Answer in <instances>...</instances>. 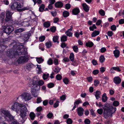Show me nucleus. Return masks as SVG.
<instances>
[{
  "instance_id": "f257e3e1",
  "label": "nucleus",
  "mask_w": 124,
  "mask_h": 124,
  "mask_svg": "<svg viewBox=\"0 0 124 124\" xmlns=\"http://www.w3.org/2000/svg\"><path fill=\"white\" fill-rule=\"evenodd\" d=\"M26 49L21 44L17 43L14 45L11 50L8 52V56L10 58L16 57L20 55H24L27 54Z\"/></svg>"
},
{
  "instance_id": "f03ea898",
  "label": "nucleus",
  "mask_w": 124,
  "mask_h": 124,
  "mask_svg": "<svg viewBox=\"0 0 124 124\" xmlns=\"http://www.w3.org/2000/svg\"><path fill=\"white\" fill-rule=\"evenodd\" d=\"M20 114L19 115L23 119L25 118L28 115L29 113V112L25 105L22 107L20 109Z\"/></svg>"
},
{
  "instance_id": "7ed1b4c3",
  "label": "nucleus",
  "mask_w": 124,
  "mask_h": 124,
  "mask_svg": "<svg viewBox=\"0 0 124 124\" xmlns=\"http://www.w3.org/2000/svg\"><path fill=\"white\" fill-rule=\"evenodd\" d=\"M3 28L4 30V32L8 35L9 34L14 30L13 26L8 24H4L3 26Z\"/></svg>"
},
{
  "instance_id": "20e7f679",
  "label": "nucleus",
  "mask_w": 124,
  "mask_h": 124,
  "mask_svg": "<svg viewBox=\"0 0 124 124\" xmlns=\"http://www.w3.org/2000/svg\"><path fill=\"white\" fill-rule=\"evenodd\" d=\"M24 105L23 104H19L17 102H16L13 104L11 108L13 110L16 111L17 113L19 110H20Z\"/></svg>"
},
{
  "instance_id": "39448f33",
  "label": "nucleus",
  "mask_w": 124,
  "mask_h": 124,
  "mask_svg": "<svg viewBox=\"0 0 124 124\" xmlns=\"http://www.w3.org/2000/svg\"><path fill=\"white\" fill-rule=\"evenodd\" d=\"M10 8L12 10H15L18 8H20L22 7V5L19 2H15L12 3L10 5Z\"/></svg>"
},
{
  "instance_id": "423d86ee",
  "label": "nucleus",
  "mask_w": 124,
  "mask_h": 124,
  "mask_svg": "<svg viewBox=\"0 0 124 124\" xmlns=\"http://www.w3.org/2000/svg\"><path fill=\"white\" fill-rule=\"evenodd\" d=\"M17 24L20 25L24 27L28 26L30 24H31L32 23H31V20H24L23 21H18L17 23Z\"/></svg>"
},
{
  "instance_id": "0eeeda50",
  "label": "nucleus",
  "mask_w": 124,
  "mask_h": 124,
  "mask_svg": "<svg viewBox=\"0 0 124 124\" xmlns=\"http://www.w3.org/2000/svg\"><path fill=\"white\" fill-rule=\"evenodd\" d=\"M19 97H21L23 100H24L25 101H29L32 98L31 95L27 93H25L22 94Z\"/></svg>"
},
{
  "instance_id": "6e6552de",
  "label": "nucleus",
  "mask_w": 124,
  "mask_h": 124,
  "mask_svg": "<svg viewBox=\"0 0 124 124\" xmlns=\"http://www.w3.org/2000/svg\"><path fill=\"white\" fill-rule=\"evenodd\" d=\"M1 111L2 113L4 114L5 116L8 117L10 121H12L14 119L13 116L10 114L8 111L1 109Z\"/></svg>"
},
{
  "instance_id": "1a4fd4ad",
  "label": "nucleus",
  "mask_w": 124,
  "mask_h": 124,
  "mask_svg": "<svg viewBox=\"0 0 124 124\" xmlns=\"http://www.w3.org/2000/svg\"><path fill=\"white\" fill-rule=\"evenodd\" d=\"M29 60L25 56H21L17 60L19 63L23 64L27 62Z\"/></svg>"
},
{
  "instance_id": "9d476101",
  "label": "nucleus",
  "mask_w": 124,
  "mask_h": 124,
  "mask_svg": "<svg viewBox=\"0 0 124 124\" xmlns=\"http://www.w3.org/2000/svg\"><path fill=\"white\" fill-rule=\"evenodd\" d=\"M39 89H38V88H32L31 89V91L32 95L34 97H37L39 94V92L38 90Z\"/></svg>"
},
{
  "instance_id": "9b49d317",
  "label": "nucleus",
  "mask_w": 124,
  "mask_h": 124,
  "mask_svg": "<svg viewBox=\"0 0 124 124\" xmlns=\"http://www.w3.org/2000/svg\"><path fill=\"white\" fill-rule=\"evenodd\" d=\"M31 36V34L29 32H27L23 34L22 39L25 41H27Z\"/></svg>"
},
{
  "instance_id": "f8f14e48",
  "label": "nucleus",
  "mask_w": 124,
  "mask_h": 124,
  "mask_svg": "<svg viewBox=\"0 0 124 124\" xmlns=\"http://www.w3.org/2000/svg\"><path fill=\"white\" fill-rule=\"evenodd\" d=\"M38 80L34 78L32 82V84L33 85V87L34 88H38V89H39L40 88V86H39L38 84Z\"/></svg>"
},
{
  "instance_id": "ddd939ff",
  "label": "nucleus",
  "mask_w": 124,
  "mask_h": 124,
  "mask_svg": "<svg viewBox=\"0 0 124 124\" xmlns=\"http://www.w3.org/2000/svg\"><path fill=\"white\" fill-rule=\"evenodd\" d=\"M77 110L78 111V115L79 116H82L83 114V112L84 111L83 109L81 107H79L77 109Z\"/></svg>"
},
{
  "instance_id": "4468645a",
  "label": "nucleus",
  "mask_w": 124,
  "mask_h": 124,
  "mask_svg": "<svg viewBox=\"0 0 124 124\" xmlns=\"http://www.w3.org/2000/svg\"><path fill=\"white\" fill-rule=\"evenodd\" d=\"M35 66L31 63H28L26 65V68L28 70H30L31 69L35 68Z\"/></svg>"
},
{
  "instance_id": "2eb2a0df",
  "label": "nucleus",
  "mask_w": 124,
  "mask_h": 124,
  "mask_svg": "<svg viewBox=\"0 0 124 124\" xmlns=\"http://www.w3.org/2000/svg\"><path fill=\"white\" fill-rule=\"evenodd\" d=\"M114 82L116 84H119L121 82V78L119 77H116L114 78Z\"/></svg>"
},
{
  "instance_id": "dca6fc26",
  "label": "nucleus",
  "mask_w": 124,
  "mask_h": 124,
  "mask_svg": "<svg viewBox=\"0 0 124 124\" xmlns=\"http://www.w3.org/2000/svg\"><path fill=\"white\" fill-rule=\"evenodd\" d=\"M82 6L83 8V9L86 12H88L89 9L88 6L85 3H84L82 4Z\"/></svg>"
},
{
  "instance_id": "f3484780",
  "label": "nucleus",
  "mask_w": 124,
  "mask_h": 124,
  "mask_svg": "<svg viewBox=\"0 0 124 124\" xmlns=\"http://www.w3.org/2000/svg\"><path fill=\"white\" fill-rule=\"evenodd\" d=\"M80 11L78 8H77L73 9L72 13L74 15H77L79 13Z\"/></svg>"
},
{
  "instance_id": "a211bd4d",
  "label": "nucleus",
  "mask_w": 124,
  "mask_h": 124,
  "mask_svg": "<svg viewBox=\"0 0 124 124\" xmlns=\"http://www.w3.org/2000/svg\"><path fill=\"white\" fill-rule=\"evenodd\" d=\"M109 110V113L112 114L114 113L116 110V107H111L110 109H108Z\"/></svg>"
},
{
  "instance_id": "6ab92c4d",
  "label": "nucleus",
  "mask_w": 124,
  "mask_h": 124,
  "mask_svg": "<svg viewBox=\"0 0 124 124\" xmlns=\"http://www.w3.org/2000/svg\"><path fill=\"white\" fill-rule=\"evenodd\" d=\"M114 54L115 57L117 58L119 56L120 54L119 51L118 50H115L114 51Z\"/></svg>"
},
{
  "instance_id": "aec40b11",
  "label": "nucleus",
  "mask_w": 124,
  "mask_h": 124,
  "mask_svg": "<svg viewBox=\"0 0 124 124\" xmlns=\"http://www.w3.org/2000/svg\"><path fill=\"white\" fill-rule=\"evenodd\" d=\"M55 5L56 7L61 8L63 6V4L61 2H58L55 3Z\"/></svg>"
},
{
  "instance_id": "412c9836",
  "label": "nucleus",
  "mask_w": 124,
  "mask_h": 124,
  "mask_svg": "<svg viewBox=\"0 0 124 124\" xmlns=\"http://www.w3.org/2000/svg\"><path fill=\"white\" fill-rule=\"evenodd\" d=\"M101 94L100 92L98 91H97L95 92V95L97 99H98L100 98V95Z\"/></svg>"
},
{
  "instance_id": "4be33fe9",
  "label": "nucleus",
  "mask_w": 124,
  "mask_h": 124,
  "mask_svg": "<svg viewBox=\"0 0 124 124\" xmlns=\"http://www.w3.org/2000/svg\"><path fill=\"white\" fill-rule=\"evenodd\" d=\"M25 31V29L23 28H19L15 30V34H17L18 33L21 32Z\"/></svg>"
},
{
  "instance_id": "5701e85b",
  "label": "nucleus",
  "mask_w": 124,
  "mask_h": 124,
  "mask_svg": "<svg viewBox=\"0 0 124 124\" xmlns=\"http://www.w3.org/2000/svg\"><path fill=\"white\" fill-rule=\"evenodd\" d=\"M100 32L98 31H95L92 34V36L94 37L99 34Z\"/></svg>"
},
{
  "instance_id": "b1692460",
  "label": "nucleus",
  "mask_w": 124,
  "mask_h": 124,
  "mask_svg": "<svg viewBox=\"0 0 124 124\" xmlns=\"http://www.w3.org/2000/svg\"><path fill=\"white\" fill-rule=\"evenodd\" d=\"M30 8L29 7H27L21 9H18V8L16 10H17L19 12H21L25 10H29Z\"/></svg>"
},
{
  "instance_id": "393cba45",
  "label": "nucleus",
  "mask_w": 124,
  "mask_h": 124,
  "mask_svg": "<svg viewBox=\"0 0 124 124\" xmlns=\"http://www.w3.org/2000/svg\"><path fill=\"white\" fill-rule=\"evenodd\" d=\"M106 94L105 93H104L102 96V101L104 102H106L107 99L108 98L106 96Z\"/></svg>"
},
{
  "instance_id": "a878e982",
  "label": "nucleus",
  "mask_w": 124,
  "mask_h": 124,
  "mask_svg": "<svg viewBox=\"0 0 124 124\" xmlns=\"http://www.w3.org/2000/svg\"><path fill=\"white\" fill-rule=\"evenodd\" d=\"M94 44L93 42L90 41H89L88 42L86 43V46L89 47H92L93 45Z\"/></svg>"
},
{
  "instance_id": "bb28decb",
  "label": "nucleus",
  "mask_w": 124,
  "mask_h": 124,
  "mask_svg": "<svg viewBox=\"0 0 124 124\" xmlns=\"http://www.w3.org/2000/svg\"><path fill=\"white\" fill-rule=\"evenodd\" d=\"M12 16H6V17L5 18V21L6 22H10L12 21Z\"/></svg>"
},
{
  "instance_id": "cd10ccee",
  "label": "nucleus",
  "mask_w": 124,
  "mask_h": 124,
  "mask_svg": "<svg viewBox=\"0 0 124 124\" xmlns=\"http://www.w3.org/2000/svg\"><path fill=\"white\" fill-rule=\"evenodd\" d=\"M50 23L49 21L45 22L43 24L44 26L46 28H48L50 26Z\"/></svg>"
},
{
  "instance_id": "c85d7f7f",
  "label": "nucleus",
  "mask_w": 124,
  "mask_h": 124,
  "mask_svg": "<svg viewBox=\"0 0 124 124\" xmlns=\"http://www.w3.org/2000/svg\"><path fill=\"white\" fill-rule=\"evenodd\" d=\"M30 116L31 120H34L35 117V114L33 112H31L30 114Z\"/></svg>"
},
{
  "instance_id": "c756f323",
  "label": "nucleus",
  "mask_w": 124,
  "mask_h": 124,
  "mask_svg": "<svg viewBox=\"0 0 124 124\" xmlns=\"http://www.w3.org/2000/svg\"><path fill=\"white\" fill-rule=\"evenodd\" d=\"M7 47V46H4L1 44L0 45V52L3 51L4 49H6Z\"/></svg>"
},
{
  "instance_id": "7c9ffc66",
  "label": "nucleus",
  "mask_w": 124,
  "mask_h": 124,
  "mask_svg": "<svg viewBox=\"0 0 124 124\" xmlns=\"http://www.w3.org/2000/svg\"><path fill=\"white\" fill-rule=\"evenodd\" d=\"M63 15L64 17H67L69 15V12L66 11H65L63 12Z\"/></svg>"
},
{
  "instance_id": "2f4dec72",
  "label": "nucleus",
  "mask_w": 124,
  "mask_h": 124,
  "mask_svg": "<svg viewBox=\"0 0 124 124\" xmlns=\"http://www.w3.org/2000/svg\"><path fill=\"white\" fill-rule=\"evenodd\" d=\"M105 58L103 55H101L100 57L99 60L102 63L105 61Z\"/></svg>"
},
{
  "instance_id": "473e14b6",
  "label": "nucleus",
  "mask_w": 124,
  "mask_h": 124,
  "mask_svg": "<svg viewBox=\"0 0 124 124\" xmlns=\"http://www.w3.org/2000/svg\"><path fill=\"white\" fill-rule=\"evenodd\" d=\"M36 60L37 62L39 63H42L44 60L41 57L36 58Z\"/></svg>"
},
{
  "instance_id": "72a5a7b5",
  "label": "nucleus",
  "mask_w": 124,
  "mask_h": 124,
  "mask_svg": "<svg viewBox=\"0 0 124 124\" xmlns=\"http://www.w3.org/2000/svg\"><path fill=\"white\" fill-rule=\"evenodd\" d=\"M12 13L10 11L8 10L6 12V16H12Z\"/></svg>"
},
{
  "instance_id": "f704fd0d",
  "label": "nucleus",
  "mask_w": 124,
  "mask_h": 124,
  "mask_svg": "<svg viewBox=\"0 0 124 124\" xmlns=\"http://www.w3.org/2000/svg\"><path fill=\"white\" fill-rule=\"evenodd\" d=\"M67 37L65 35L62 36L61 38V41L63 42H64L67 40Z\"/></svg>"
},
{
  "instance_id": "c9c22d12",
  "label": "nucleus",
  "mask_w": 124,
  "mask_h": 124,
  "mask_svg": "<svg viewBox=\"0 0 124 124\" xmlns=\"http://www.w3.org/2000/svg\"><path fill=\"white\" fill-rule=\"evenodd\" d=\"M74 51L76 53L78 51V48L77 46L75 45L72 47Z\"/></svg>"
},
{
  "instance_id": "e433bc0d",
  "label": "nucleus",
  "mask_w": 124,
  "mask_h": 124,
  "mask_svg": "<svg viewBox=\"0 0 124 124\" xmlns=\"http://www.w3.org/2000/svg\"><path fill=\"white\" fill-rule=\"evenodd\" d=\"M45 8V6L44 4H42L40 7L39 10L40 12H42Z\"/></svg>"
},
{
  "instance_id": "4c0bfd02",
  "label": "nucleus",
  "mask_w": 124,
  "mask_h": 124,
  "mask_svg": "<svg viewBox=\"0 0 124 124\" xmlns=\"http://www.w3.org/2000/svg\"><path fill=\"white\" fill-rule=\"evenodd\" d=\"M70 58L71 61L73 62L74 61V54L73 53H71L70 54Z\"/></svg>"
},
{
  "instance_id": "58836bf2",
  "label": "nucleus",
  "mask_w": 124,
  "mask_h": 124,
  "mask_svg": "<svg viewBox=\"0 0 124 124\" xmlns=\"http://www.w3.org/2000/svg\"><path fill=\"white\" fill-rule=\"evenodd\" d=\"M49 75L48 74H44L43 76V79L44 80H45L47 79L48 77H49Z\"/></svg>"
},
{
  "instance_id": "ea45409f",
  "label": "nucleus",
  "mask_w": 124,
  "mask_h": 124,
  "mask_svg": "<svg viewBox=\"0 0 124 124\" xmlns=\"http://www.w3.org/2000/svg\"><path fill=\"white\" fill-rule=\"evenodd\" d=\"M99 14L102 16H104L105 15V12L102 9H101L99 11Z\"/></svg>"
},
{
  "instance_id": "a19ab883",
  "label": "nucleus",
  "mask_w": 124,
  "mask_h": 124,
  "mask_svg": "<svg viewBox=\"0 0 124 124\" xmlns=\"http://www.w3.org/2000/svg\"><path fill=\"white\" fill-rule=\"evenodd\" d=\"M51 42H47L46 44V46L47 48H50L51 46Z\"/></svg>"
},
{
  "instance_id": "79ce46f5",
  "label": "nucleus",
  "mask_w": 124,
  "mask_h": 124,
  "mask_svg": "<svg viewBox=\"0 0 124 124\" xmlns=\"http://www.w3.org/2000/svg\"><path fill=\"white\" fill-rule=\"evenodd\" d=\"M66 35L69 37H72V33L70 32L69 30H68L65 32Z\"/></svg>"
},
{
  "instance_id": "37998d69",
  "label": "nucleus",
  "mask_w": 124,
  "mask_h": 124,
  "mask_svg": "<svg viewBox=\"0 0 124 124\" xmlns=\"http://www.w3.org/2000/svg\"><path fill=\"white\" fill-rule=\"evenodd\" d=\"M109 110L108 109L105 108L104 109V114H109L108 113H109Z\"/></svg>"
},
{
  "instance_id": "c03bdc74",
  "label": "nucleus",
  "mask_w": 124,
  "mask_h": 124,
  "mask_svg": "<svg viewBox=\"0 0 124 124\" xmlns=\"http://www.w3.org/2000/svg\"><path fill=\"white\" fill-rule=\"evenodd\" d=\"M113 104L114 106L116 107L119 105V103L117 101H115L113 102Z\"/></svg>"
},
{
  "instance_id": "a18cd8bd",
  "label": "nucleus",
  "mask_w": 124,
  "mask_h": 124,
  "mask_svg": "<svg viewBox=\"0 0 124 124\" xmlns=\"http://www.w3.org/2000/svg\"><path fill=\"white\" fill-rule=\"evenodd\" d=\"M56 78L58 80H60L62 79V76L60 74H58L56 76Z\"/></svg>"
},
{
  "instance_id": "49530a36",
  "label": "nucleus",
  "mask_w": 124,
  "mask_h": 124,
  "mask_svg": "<svg viewBox=\"0 0 124 124\" xmlns=\"http://www.w3.org/2000/svg\"><path fill=\"white\" fill-rule=\"evenodd\" d=\"M48 64L49 65H51L53 64V60L51 58H49L47 62Z\"/></svg>"
},
{
  "instance_id": "de8ad7c7",
  "label": "nucleus",
  "mask_w": 124,
  "mask_h": 124,
  "mask_svg": "<svg viewBox=\"0 0 124 124\" xmlns=\"http://www.w3.org/2000/svg\"><path fill=\"white\" fill-rule=\"evenodd\" d=\"M54 84L52 83H50L48 84L47 86L49 88H51L54 86Z\"/></svg>"
},
{
  "instance_id": "09e8293b",
  "label": "nucleus",
  "mask_w": 124,
  "mask_h": 124,
  "mask_svg": "<svg viewBox=\"0 0 124 124\" xmlns=\"http://www.w3.org/2000/svg\"><path fill=\"white\" fill-rule=\"evenodd\" d=\"M38 19L37 18H34L32 19L31 20V23H32V22H34V23L35 24L36 23L37 21H38Z\"/></svg>"
},
{
  "instance_id": "8fccbe9b",
  "label": "nucleus",
  "mask_w": 124,
  "mask_h": 124,
  "mask_svg": "<svg viewBox=\"0 0 124 124\" xmlns=\"http://www.w3.org/2000/svg\"><path fill=\"white\" fill-rule=\"evenodd\" d=\"M67 123L68 124H71L72 123V119L70 118L68 119L67 120Z\"/></svg>"
},
{
  "instance_id": "3c124183",
  "label": "nucleus",
  "mask_w": 124,
  "mask_h": 124,
  "mask_svg": "<svg viewBox=\"0 0 124 124\" xmlns=\"http://www.w3.org/2000/svg\"><path fill=\"white\" fill-rule=\"evenodd\" d=\"M63 82L65 84H67L69 82V81L67 78H65L63 80Z\"/></svg>"
},
{
  "instance_id": "603ef678",
  "label": "nucleus",
  "mask_w": 124,
  "mask_h": 124,
  "mask_svg": "<svg viewBox=\"0 0 124 124\" xmlns=\"http://www.w3.org/2000/svg\"><path fill=\"white\" fill-rule=\"evenodd\" d=\"M58 39V37L57 36H54L53 38V41L55 42H56Z\"/></svg>"
},
{
  "instance_id": "864d4df0",
  "label": "nucleus",
  "mask_w": 124,
  "mask_h": 124,
  "mask_svg": "<svg viewBox=\"0 0 124 124\" xmlns=\"http://www.w3.org/2000/svg\"><path fill=\"white\" fill-rule=\"evenodd\" d=\"M59 101L57 100L56 102L54 104V108H56L58 107L59 105Z\"/></svg>"
},
{
  "instance_id": "5fc2aeb1",
  "label": "nucleus",
  "mask_w": 124,
  "mask_h": 124,
  "mask_svg": "<svg viewBox=\"0 0 124 124\" xmlns=\"http://www.w3.org/2000/svg\"><path fill=\"white\" fill-rule=\"evenodd\" d=\"M44 82L42 80H40L38 81V84L40 86H41L44 84Z\"/></svg>"
},
{
  "instance_id": "6e6d98bb",
  "label": "nucleus",
  "mask_w": 124,
  "mask_h": 124,
  "mask_svg": "<svg viewBox=\"0 0 124 124\" xmlns=\"http://www.w3.org/2000/svg\"><path fill=\"white\" fill-rule=\"evenodd\" d=\"M113 69L115 70H116L117 71L119 72L121 71L119 67L116 66V67H113Z\"/></svg>"
},
{
  "instance_id": "4d7b16f0",
  "label": "nucleus",
  "mask_w": 124,
  "mask_h": 124,
  "mask_svg": "<svg viewBox=\"0 0 124 124\" xmlns=\"http://www.w3.org/2000/svg\"><path fill=\"white\" fill-rule=\"evenodd\" d=\"M45 39V36H42L39 38V40L40 41L42 42L44 41Z\"/></svg>"
},
{
  "instance_id": "13d9d810",
  "label": "nucleus",
  "mask_w": 124,
  "mask_h": 124,
  "mask_svg": "<svg viewBox=\"0 0 124 124\" xmlns=\"http://www.w3.org/2000/svg\"><path fill=\"white\" fill-rule=\"evenodd\" d=\"M97 112L99 114L101 115L103 113V109H99L97 110Z\"/></svg>"
},
{
  "instance_id": "bf43d9fd",
  "label": "nucleus",
  "mask_w": 124,
  "mask_h": 124,
  "mask_svg": "<svg viewBox=\"0 0 124 124\" xmlns=\"http://www.w3.org/2000/svg\"><path fill=\"white\" fill-rule=\"evenodd\" d=\"M94 85L95 86H97L99 84V81L97 80H95Z\"/></svg>"
},
{
  "instance_id": "052dcab7",
  "label": "nucleus",
  "mask_w": 124,
  "mask_h": 124,
  "mask_svg": "<svg viewBox=\"0 0 124 124\" xmlns=\"http://www.w3.org/2000/svg\"><path fill=\"white\" fill-rule=\"evenodd\" d=\"M37 103H40L42 101L41 98L40 97H38L37 99Z\"/></svg>"
},
{
  "instance_id": "680f3d73",
  "label": "nucleus",
  "mask_w": 124,
  "mask_h": 124,
  "mask_svg": "<svg viewBox=\"0 0 124 124\" xmlns=\"http://www.w3.org/2000/svg\"><path fill=\"white\" fill-rule=\"evenodd\" d=\"M92 62L93 64L94 65H96L98 64L97 61L95 59L93 60L92 61Z\"/></svg>"
},
{
  "instance_id": "e2e57ef3",
  "label": "nucleus",
  "mask_w": 124,
  "mask_h": 124,
  "mask_svg": "<svg viewBox=\"0 0 124 124\" xmlns=\"http://www.w3.org/2000/svg\"><path fill=\"white\" fill-rule=\"evenodd\" d=\"M56 28L55 27L53 26L51 28L50 31L53 32H54L56 30Z\"/></svg>"
},
{
  "instance_id": "0e129e2a",
  "label": "nucleus",
  "mask_w": 124,
  "mask_h": 124,
  "mask_svg": "<svg viewBox=\"0 0 124 124\" xmlns=\"http://www.w3.org/2000/svg\"><path fill=\"white\" fill-rule=\"evenodd\" d=\"M54 63L55 65H57L58 64V60L55 58H54Z\"/></svg>"
},
{
  "instance_id": "69168bd1",
  "label": "nucleus",
  "mask_w": 124,
  "mask_h": 124,
  "mask_svg": "<svg viewBox=\"0 0 124 124\" xmlns=\"http://www.w3.org/2000/svg\"><path fill=\"white\" fill-rule=\"evenodd\" d=\"M84 122L86 124H89L90 123V121L88 119H86L85 120Z\"/></svg>"
},
{
  "instance_id": "338daca9",
  "label": "nucleus",
  "mask_w": 124,
  "mask_h": 124,
  "mask_svg": "<svg viewBox=\"0 0 124 124\" xmlns=\"http://www.w3.org/2000/svg\"><path fill=\"white\" fill-rule=\"evenodd\" d=\"M106 51V49L104 47L102 48L101 49V53H104Z\"/></svg>"
},
{
  "instance_id": "774afa93",
  "label": "nucleus",
  "mask_w": 124,
  "mask_h": 124,
  "mask_svg": "<svg viewBox=\"0 0 124 124\" xmlns=\"http://www.w3.org/2000/svg\"><path fill=\"white\" fill-rule=\"evenodd\" d=\"M119 23L120 24H123L124 23V19H122L119 20Z\"/></svg>"
}]
</instances>
